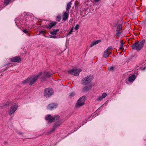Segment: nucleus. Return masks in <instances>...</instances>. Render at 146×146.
Instances as JSON below:
<instances>
[{
    "instance_id": "nucleus-1",
    "label": "nucleus",
    "mask_w": 146,
    "mask_h": 146,
    "mask_svg": "<svg viewBox=\"0 0 146 146\" xmlns=\"http://www.w3.org/2000/svg\"><path fill=\"white\" fill-rule=\"evenodd\" d=\"M46 120L49 121V122L52 123L53 121H56V122L54 124L52 128L50 131V133L53 132L56 128L59 126L62 123L61 121L59 120V116L58 115H55L51 116L50 115H48L45 117Z\"/></svg>"
},
{
    "instance_id": "nucleus-2",
    "label": "nucleus",
    "mask_w": 146,
    "mask_h": 146,
    "mask_svg": "<svg viewBox=\"0 0 146 146\" xmlns=\"http://www.w3.org/2000/svg\"><path fill=\"white\" fill-rule=\"evenodd\" d=\"M42 74V72H40L36 76L33 75L29 77L27 79L24 80L22 83L23 84L29 83V85H32L36 81L38 78L40 77Z\"/></svg>"
},
{
    "instance_id": "nucleus-3",
    "label": "nucleus",
    "mask_w": 146,
    "mask_h": 146,
    "mask_svg": "<svg viewBox=\"0 0 146 146\" xmlns=\"http://www.w3.org/2000/svg\"><path fill=\"white\" fill-rule=\"evenodd\" d=\"M145 42V40H143L140 42H136L131 46L133 49L137 50H140L143 47Z\"/></svg>"
},
{
    "instance_id": "nucleus-4",
    "label": "nucleus",
    "mask_w": 146,
    "mask_h": 146,
    "mask_svg": "<svg viewBox=\"0 0 146 146\" xmlns=\"http://www.w3.org/2000/svg\"><path fill=\"white\" fill-rule=\"evenodd\" d=\"M54 92L52 89L50 88H46L44 92V96L46 98L50 97L53 94Z\"/></svg>"
},
{
    "instance_id": "nucleus-5",
    "label": "nucleus",
    "mask_w": 146,
    "mask_h": 146,
    "mask_svg": "<svg viewBox=\"0 0 146 146\" xmlns=\"http://www.w3.org/2000/svg\"><path fill=\"white\" fill-rule=\"evenodd\" d=\"M93 77L92 76L89 75L88 76L84 78L82 80V84L86 85L90 83L92 80Z\"/></svg>"
},
{
    "instance_id": "nucleus-6",
    "label": "nucleus",
    "mask_w": 146,
    "mask_h": 146,
    "mask_svg": "<svg viewBox=\"0 0 146 146\" xmlns=\"http://www.w3.org/2000/svg\"><path fill=\"white\" fill-rule=\"evenodd\" d=\"M86 98V96H83L80 98L77 102L76 107H80L84 105Z\"/></svg>"
},
{
    "instance_id": "nucleus-7",
    "label": "nucleus",
    "mask_w": 146,
    "mask_h": 146,
    "mask_svg": "<svg viewBox=\"0 0 146 146\" xmlns=\"http://www.w3.org/2000/svg\"><path fill=\"white\" fill-rule=\"evenodd\" d=\"M81 71L80 69H72L68 71V72L75 76H78L80 73Z\"/></svg>"
},
{
    "instance_id": "nucleus-8",
    "label": "nucleus",
    "mask_w": 146,
    "mask_h": 146,
    "mask_svg": "<svg viewBox=\"0 0 146 146\" xmlns=\"http://www.w3.org/2000/svg\"><path fill=\"white\" fill-rule=\"evenodd\" d=\"M18 107L17 104L15 103L12 105L11 107L9 112V115H11L13 114L17 110Z\"/></svg>"
},
{
    "instance_id": "nucleus-9",
    "label": "nucleus",
    "mask_w": 146,
    "mask_h": 146,
    "mask_svg": "<svg viewBox=\"0 0 146 146\" xmlns=\"http://www.w3.org/2000/svg\"><path fill=\"white\" fill-rule=\"evenodd\" d=\"M44 76H42L41 77V79L43 80H44L46 79V78H50L52 77V74L48 72H45L44 73Z\"/></svg>"
},
{
    "instance_id": "nucleus-10",
    "label": "nucleus",
    "mask_w": 146,
    "mask_h": 146,
    "mask_svg": "<svg viewBox=\"0 0 146 146\" xmlns=\"http://www.w3.org/2000/svg\"><path fill=\"white\" fill-rule=\"evenodd\" d=\"M57 107L56 104L52 103L49 104L47 107L48 109L50 110H52L56 108Z\"/></svg>"
},
{
    "instance_id": "nucleus-11",
    "label": "nucleus",
    "mask_w": 146,
    "mask_h": 146,
    "mask_svg": "<svg viewBox=\"0 0 146 146\" xmlns=\"http://www.w3.org/2000/svg\"><path fill=\"white\" fill-rule=\"evenodd\" d=\"M11 60L13 62H19L21 61V58L18 56H15L11 58Z\"/></svg>"
},
{
    "instance_id": "nucleus-12",
    "label": "nucleus",
    "mask_w": 146,
    "mask_h": 146,
    "mask_svg": "<svg viewBox=\"0 0 146 146\" xmlns=\"http://www.w3.org/2000/svg\"><path fill=\"white\" fill-rule=\"evenodd\" d=\"M92 86H86L82 88V91L83 92H87L91 89Z\"/></svg>"
},
{
    "instance_id": "nucleus-13",
    "label": "nucleus",
    "mask_w": 146,
    "mask_h": 146,
    "mask_svg": "<svg viewBox=\"0 0 146 146\" xmlns=\"http://www.w3.org/2000/svg\"><path fill=\"white\" fill-rule=\"evenodd\" d=\"M69 14L67 12H64L62 15V20L64 21H65L68 17Z\"/></svg>"
},
{
    "instance_id": "nucleus-14",
    "label": "nucleus",
    "mask_w": 146,
    "mask_h": 146,
    "mask_svg": "<svg viewBox=\"0 0 146 146\" xmlns=\"http://www.w3.org/2000/svg\"><path fill=\"white\" fill-rule=\"evenodd\" d=\"M56 23L55 22H52L49 24L48 25V26L46 27L48 29H50L52 28L53 26L56 25Z\"/></svg>"
},
{
    "instance_id": "nucleus-15",
    "label": "nucleus",
    "mask_w": 146,
    "mask_h": 146,
    "mask_svg": "<svg viewBox=\"0 0 146 146\" xmlns=\"http://www.w3.org/2000/svg\"><path fill=\"white\" fill-rule=\"evenodd\" d=\"M135 75L133 74L129 77L128 80L130 82H133L135 80Z\"/></svg>"
},
{
    "instance_id": "nucleus-16",
    "label": "nucleus",
    "mask_w": 146,
    "mask_h": 146,
    "mask_svg": "<svg viewBox=\"0 0 146 146\" xmlns=\"http://www.w3.org/2000/svg\"><path fill=\"white\" fill-rule=\"evenodd\" d=\"M72 3L71 1L68 3L67 5L66 10L67 12H68L71 7Z\"/></svg>"
},
{
    "instance_id": "nucleus-17",
    "label": "nucleus",
    "mask_w": 146,
    "mask_h": 146,
    "mask_svg": "<svg viewBox=\"0 0 146 146\" xmlns=\"http://www.w3.org/2000/svg\"><path fill=\"white\" fill-rule=\"evenodd\" d=\"M100 42V40H97L95 41H93L92 42L90 45V47H92L95 45L99 43Z\"/></svg>"
},
{
    "instance_id": "nucleus-18",
    "label": "nucleus",
    "mask_w": 146,
    "mask_h": 146,
    "mask_svg": "<svg viewBox=\"0 0 146 146\" xmlns=\"http://www.w3.org/2000/svg\"><path fill=\"white\" fill-rule=\"evenodd\" d=\"M59 31L58 29H54L52 31H51L50 32V34L52 35H56V34L57 32Z\"/></svg>"
},
{
    "instance_id": "nucleus-19",
    "label": "nucleus",
    "mask_w": 146,
    "mask_h": 146,
    "mask_svg": "<svg viewBox=\"0 0 146 146\" xmlns=\"http://www.w3.org/2000/svg\"><path fill=\"white\" fill-rule=\"evenodd\" d=\"M109 56V54L108 51L107 50H105L104 52L103 56L104 58H106Z\"/></svg>"
},
{
    "instance_id": "nucleus-20",
    "label": "nucleus",
    "mask_w": 146,
    "mask_h": 146,
    "mask_svg": "<svg viewBox=\"0 0 146 146\" xmlns=\"http://www.w3.org/2000/svg\"><path fill=\"white\" fill-rule=\"evenodd\" d=\"M122 28V25L121 24H119L118 25L117 30H119L120 31L121 29Z\"/></svg>"
},
{
    "instance_id": "nucleus-21",
    "label": "nucleus",
    "mask_w": 146,
    "mask_h": 146,
    "mask_svg": "<svg viewBox=\"0 0 146 146\" xmlns=\"http://www.w3.org/2000/svg\"><path fill=\"white\" fill-rule=\"evenodd\" d=\"M11 1V0H5L4 4L6 5H7Z\"/></svg>"
},
{
    "instance_id": "nucleus-22",
    "label": "nucleus",
    "mask_w": 146,
    "mask_h": 146,
    "mask_svg": "<svg viewBox=\"0 0 146 146\" xmlns=\"http://www.w3.org/2000/svg\"><path fill=\"white\" fill-rule=\"evenodd\" d=\"M121 33L120 32V31L116 30V33L115 35L116 36H119V35L121 34Z\"/></svg>"
},
{
    "instance_id": "nucleus-23",
    "label": "nucleus",
    "mask_w": 146,
    "mask_h": 146,
    "mask_svg": "<svg viewBox=\"0 0 146 146\" xmlns=\"http://www.w3.org/2000/svg\"><path fill=\"white\" fill-rule=\"evenodd\" d=\"M103 99L102 96H99L96 99V100L98 101L102 100Z\"/></svg>"
},
{
    "instance_id": "nucleus-24",
    "label": "nucleus",
    "mask_w": 146,
    "mask_h": 146,
    "mask_svg": "<svg viewBox=\"0 0 146 146\" xmlns=\"http://www.w3.org/2000/svg\"><path fill=\"white\" fill-rule=\"evenodd\" d=\"M61 19V17L60 15H58L56 17V21H59Z\"/></svg>"
},
{
    "instance_id": "nucleus-25",
    "label": "nucleus",
    "mask_w": 146,
    "mask_h": 146,
    "mask_svg": "<svg viewBox=\"0 0 146 146\" xmlns=\"http://www.w3.org/2000/svg\"><path fill=\"white\" fill-rule=\"evenodd\" d=\"M115 68V67H114L113 66H111V67H109L108 69L111 71H112L114 70Z\"/></svg>"
},
{
    "instance_id": "nucleus-26",
    "label": "nucleus",
    "mask_w": 146,
    "mask_h": 146,
    "mask_svg": "<svg viewBox=\"0 0 146 146\" xmlns=\"http://www.w3.org/2000/svg\"><path fill=\"white\" fill-rule=\"evenodd\" d=\"M107 94L106 93H103L102 94V96L103 97V98H105L107 96Z\"/></svg>"
},
{
    "instance_id": "nucleus-27",
    "label": "nucleus",
    "mask_w": 146,
    "mask_h": 146,
    "mask_svg": "<svg viewBox=\"0 0 146 146\" xmlns=\"http://www.w3.org/2000/svg\"><path fill=\"white\" fill-rule=\"evenodd\" d=\"M79 27V25L78 24H77L74 27V29L76 30L78 29Z\"/></svg>"
},
{
    "instance_id": "nucleus-28",
    "label": "nucleus",
    "mask_w": 146,
    "mask_h": 146,
    "mask_svg": "<svg viewBox=\"0 0 146 146\" xmlns=\"http://www.w3.org/2000/svg\"><path fill=\"white\" fill-rule=\"evenodd\" d=\"M73 29V27H72L71 28V30H70V31L68 33V35H70L72 33Z\"/></svg>"
},
{
    "instance_id": "nucleus-29",
    "label": "nucleus",
    "mask_w": 146,
    "mask_h": 146,
    "mask_svg": "<svg viewBox=\"0 0 146 146\" xmlns=\"http://www.w3.org/2000/svg\"><path fill=\"white\" fill-rule=\"evenodd\" d=\"M120 43H121V44H120V49H122L123 48V44L122 42H120Z\"/></svg>"
},
{
    "instance_id": "nucleus-30",
    "label": "nucleus",
    "mask_w": 146,
    "mask_h": 146,
    "mask_svg": "<svg viewBox=\"0 0 146 146\" xmlns=\"http://www.w3.org/2000/svg\"><path fill=\"white\" fill-rule=\"evenodd\" d=\"M112 47L111 46L109 47L107 49H106V50H107V51H108V50H111L112 49Z\"/></svg>"
},
{
    "instance_id": "nucleus-31",
    "label": "nucleus",
    "mask_w": 146,
    "mask_h": 146,
    "mask_svg": "<svg viewBox=\"0 0 146 146\" xmlns=\"http://www.w3.org/2000/svg\"><path fill=\"white\" fill-rule=\"evenodd\" d=\"M23 31L25 33H28V31L26 29H24L23 30Z\"/></svg>"
},
{
    "instance_id": "nucleus-32",
    "label": "nucleus",
    "mask_w": 146,
    "mask_h": 146,
    "mask_svg": "<svg viewBox=\"0 0 146 146\" xmlns=\"http://www.w3.org/2000/svg\"><path fill=\"white\" fill-rule=\"evenodd\" d=\"M74 94L73 92H71L70 93L69 95V96L70 97H72V96H74Z\"/></svg>"
},
{
    "instance_id": "nucleus-33",
    "label": "nucleus",
    "mask_w": 146,
    "mask_h": 146,
    "mask_svg": "<svg viewBox=\"0 0 146 146\" xmlns=\"http://www.w3.org/2000/svg\"><path fill=\"white\" fill-rule=\"evenodd\" d=\"M50 38H56V36H52L51 37H50Z\"/></svg>"
},
{
    "instance_id": "nucleus-34",
    "label": "nucleus",
    "mask_w": 146,
    "mask_h": 146,
    "mask_svg": "<svg viewBox=\"0 0 146 146\" xmlns=\"http://www.w3.org/2000/svg\"><path fill=\"white\" fill-rule=\"evenodd\" d=\"M44 33V31H41L40 32V34H42V33Z\"/></svg>"
},
{
    "instance_id": "nucleus-35",
    "label": "nucleus",
    "mask_w": 146,
    "mask_h": 146,
    "mask_svg": "<svg viewBox=\"0 0 146 146\" xmlns=\"http://www.w3.org/2000/svg\"><path fill=\"white\" fill-rule=\"evenodd\" d=\"M108 53L109 54V55L111 53V52H110V51H109V52L108 51Z\"/></svg>"
},
{
    "instance_id": "nucleus-36",
    "label": "nucleus",
    "mask_w": 146,
    "mask_h": 146,
    "mask_svg": "<svg viewBox=\"0 0 146 146\" xmlns=\"http://www.w3.org/2000/svg\"><path fill=\"white\" fill-rule=\"evenodd\" d=\"M100 0H94L96 2H97L98 1H100Z\"/></svg>"
},
{
    "instance_id": "nucleus-37",
    "label": "nucleus",
    "mask_w": 146,
    "mask_h": 146,
    "mask_svg": "<svg viewBox=\"0 0 146 146\" xmlns=\"http://www.w3.org/2000/svg\"><path fill=\"white\" fill-rule=\"evenodd\" d=\"M92 117V116H91L90 117H89L88 118V119H90V118Z\"/></svg>"
},
{
    "instance_id": "nucleus-38",
    "label": "nucleus",
    "mask_w": 146,
    "mask_h": 146,
    "mask_svg": "<svg viewBox=\"0 0 146 146\" xmlns=\"http://www.w3.org/2000/svg\"><path fill=\"white\" fill-rule=\"evenodd\" d=\"M145 67H144L142 68V70H144L145 69Z\"/></svg>"
},
{
    "instance_id": "nucleus-39",
    "label": "nucleus",
    "mask_w": 146,
    "mask_h": 146,
    "mask_svg": "<svg viewBox=\"0 0 146 146\" xmlns=\"http://www.w3.org/2000/svg\"><path fill=\"white\" fill-rule=\"evenodd\" d=\"M9 104V103H8V106Z\"/></svg>"
},
{
    "instance_id": "nucleus-40",
    "label": "nucleus",
    "mask_w": 146,
    "mask_h": 146,
    "mask_svg": "<svg viewBox=\"0 0 146 146\" xmlns=\"http://www.w3.org/2000/svg\"><path fill=\"white\" fill-rule=\"evenodd\" d=\"M19 134H21V133H19Z\"/></svg>"
}]
</instances>
